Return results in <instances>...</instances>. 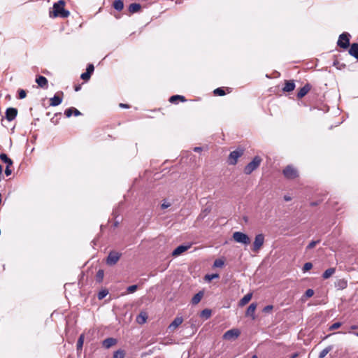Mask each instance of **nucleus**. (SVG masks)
I'll return each instance as SVG.
<instances>
[{"instance_id": "obj_1", "label": "nucleus", "mask_w": 358, "mask_h": 358, "mask_svg": "<svg viewBox=\"0 0 358 358\" xmlns=\"http://www.w3.org/2000/svg\"><path fill=\"white\" fill-rule=\"evenodd\" d=\"M65 1L59 0L53 4L52 11H50V17H60L66 18L69 16L70 12L64 9Z\"/></svg>"}, {"instance_id": "obj_2", "label": "nucleus", "mask_w": 358, "mask_h": 358, "mask_svg": "<svg viewBox=\"0 0 358 358\" xmlns=\"http://www.w3.org/2000/svg\"><path fill=\"white\" fill-rule=\"evenodd\" d=\"M262 162V159L259 156H255L252 160L244 167V173L246 175L251 174L260 166Z\"/></svg>"}, {"instance_id": "obj_3", "label": "nucleus", "mask_w": 358, "mask_h": 358, "mask_svg": "<svg viewBox=\"0 0 358 358\" xmlns=\"http://www.w3.org/2000/svg\"><path fill=\"white\" fill-rule=\"evenodd\" d=\"M265 238L263 234H259L255 236V241L251 248L254 252H258L264 243Z\"/></svg>"}, {"instance_id": "obj_4", "label": "nucleus", "mask_w": 358, "mask_h": 358, "mask_svg": "<svg viewBox=\"0 0 358 358\" xmlns=\"http://www.w3.org/2000/svg\"><path fill=\"white\" fill-rule=\"evenodd\" d=\"M351 36L348 32H343L341 34L337 41V45L341 48L347 49L350 46V38Z\"/></svg>"}, {"instance_id": "obj_5", "label": "nucleus", "mask_w": 358, "mask_h": 358, "mask_svg": "<svg viewBox=\"0 0 358 358\" xmlns=\"http://www.w3.org/2000/svg\"><path fill=\"white\" fill-rule=\"evenodd\" d=\"M234 240L239 243L243 245H248L250 243V237L245 233L241 231H236L233 234Z\"/></svg>"}, {"instance_id": "obj_6", "label": "nucleus", "mask_w": 358, "mask_h": 358, "mask_svg": "<svg viewBox=\"0 0 358 358\" xmlns=\"http://www.w3.org/2000/svg\"><path fill=\"white\" fill-rule=\"evenodd\" d=\"M244 150L243 149H237L230 152L228 158V163L230 165H236L238 159L243 155Z\"/></svg>"}, {"instance_id": "obj_7", "label": "nucleus", "mask_w": 358, "mask_h": 358, "mask_svg": "<svg viewBox=\"0 0 358 358\" xmlns=\"http://www.w3.org/2000/svg\"><path fill=\"white\" fill-rule=\"evenodd\" d=\"M282 173L287 179H294L299 176L297 170L292 165L287 166Z\"/></svg>"}, {"instance_id": "obj_8", "label": "nucleus", "mask_w": 358, "mask_h": 358, "mask_svg": "<svg viewBox=\"0 0 358 358\" xmlns=\"http://www.w3.org/2000/svg\"><path fill=\"white\" fill-rule=\"evenodd\" d=\"M241 334V331L238 329H231L227 331L223 334V339L227 341H233L236 339Z\"/></svg>"}, {"instance_id": "obj_9", "label": "nucleus", "mask_w": 358, "mask_h": 358, "mask_svg": "<svg viewBox=\"0 0 358 358\" xmlns=\"http://www.w3.org/2000/svg\"><path fill=\"white\" fill-rule=\"evenodd\" d=\"M121 257V253L116 251H111L109 252L106 259V264L108 265H115Z\"/></svg>"}, {"instance_id": "obj_10", "label": "nucleus", "mask_w": 358, "mask_h": 358, "mask_svg": "<svg viewBox=\"0 0 358 358\" xmlns=\"http://www.w3.org/2000/svg\"><path fill=\"white\" fill-rule=\"evenodd\" d=\"M64 92L62 91L57 92L55 96L50 99V105L51 106H59L63 100Z\"/></svg>"}, {"instance_id": "obj_11", "label": "nucleus", "mask_w": 358, "mask_h": 358, "mask_svg": "<svg viewBox=\"0 0 358 358\" xmlns=\"http://www.w3.org/2000/svg\"><path fill=\"white\" fill-rule=\"evenodd\" d=\"M17 115V110L15 108H8L6 110V118L8 121L13 120Z\"/></svg>"}, {"instance_id": "obj_12", "label": "nucleus", "mask_w": 358, "mask_h": 358, "mask_svg": "<svg viewBox=\"0 0 358 358\" xmlns=\"http://www.w3.org/2000/svg\"><path fill=\"white\" fill-rule=\"evenodd\" d=\"M311 85L309 83L306 84L302 87L297 93V98L301 99L305 96L308 92L310 90Z\"/></svg>"}, {"instance_id": "obj_13", "label": "nucleus", "mask_w": 358, "mask_h": 358, "mask_svg": "<svg viewBox=\"0 0 358 358\" xmlns=\"http://www.w3.org/2000/svg\"><path fill=\"white\" fill-rule=\"evenodd\" d=\"M183 322V319L182 317H176L173 322L169 324V329L171 331H174L177 327H178Z\"/></svg>"}, {"instance_id": "obj_14", "label": "nucleus", "mask_w": 358, "mask_h": 358, "mask_svg": "<svg viewBox=\"0 0 358 358\" xmlns=\"http://www.w3.org/2000/svg\"><path fill=\"white\" fill-rule=\"evenodd\" d=\"M36 82L38 85V86L42 88L48 87V80L45 77L43 76H37L36 78Z\"/></svg>"}, {"instance_id": "obj_15", "label": "nucleus", "mask_w": 358, "mask_h": 358, "mask_svg": "<svg viewBox=\"0 0 358 358\" xmlns=\"http://www.w3.org/2000/svg\"><path fill=\"white\" fill-rule=\"evenodd\" d=\"M117 343V340L114 338H107L102 342V345L106 348L108 349L113 345H115Z\"/></svg>"}, {"instance_id": "obj_16", "label": "nucleus", "mask_w": 358, "mask_h": 358, "mask_svg": "<svg viewBox=\"0 0 358 358\" xmlns=\"http://www.w3.org/2000/svg\"><path fill=\"white\" fill-rule=\"evenodd\" d=\"M295 88V83L293 80H286L285 86L282 88L283 92H290Z\"/></svg>"}, {"instance_id": "obj_17", "label": "nucleus", "mask_w": 358, "mask_h": 358, "mask_svg": "<svg viewBox=\"0 0 358 358\" xmlns=\"http://www.w3.org/2000/svg\"><path fill=\"white\" fill-rule=\"evenodd\" d=\"M349 54L358 60V43H355L350 45Z\"/></svg>"}, {"instance_id": "obj_18", "label": "nucleus", "mask_w": 358, "mask_h": 358, "mask_svg": "<svg viewBox=\"0 0 358 358\" xmlns=\"http://www.w3.org/2000/svg\"><path fill=\"white\" fill-rule=\"evenodd\" d=\"M256 308H257L256 303H251L247 308V310L245 313L246 315L250 316L252 317V319H255V312Z\"/></svg>"}, {"instance_id": "obj_19", "label": "nucleus", "mask_w": 358, "mask_h": 358, "mask_svg": "<svg viewBox=\"0 0 358 358\" xmlns=\"http://www.w3.org/2000/svg\"><path fill=\"white\" fill-rule=\"evenodd\" d=\"M203 294L204 293L203 291H199L198 293H196L192 299V303L193 305H196L197 303H199L201 301L202 297L203 296Z\"/></svg>"}, {"instance_id": "obj_20", "label": "nucleus", "mask_w": 358, "mask_h": 358, "mask_svg": "<svg viewBox=\"0 0 358 358\" xmlns=\"http://www.w3.org/2000/svg\"><path fill=\"white\" fill-rule=\"evenodd\" d=\"M188 247L185 245H179L173 252L172 255L174 257L181 255L182 252L187 250Z\"/></svg>"}, {"instance_id": "obj_21", "label": "nucleus", "mask_w": 358, "mask_h": 358, "mask_svg": "<svg viewBox=\"0 0 358 358\" xmlns=\"http://www.w3.org/2000/svg\"><path fill=\"white\" fill-rule=\"evenodd\" d=\"M347 281L344 279H340L338 280L336 282H335V287L338 289H343L347 287Z\"/></svg>"}, {"instance_id": "obj_22", "label": "nucleus", "mask_w": 358, "mask_h": 358, "mask_svg": "<svg viewBox=\"0 0 358 358\" xmlns=\"http://www.w3.org/2000/svg\"><path fill=\"white\" fill-rule=\"evenodd\" d=\"M147 318V313L145 312H141L136 317V322L140 324H143L146 322Z\"/></svg>"}, {"instance_id": "obj_23", "label": "nucleus", "mask_w": 358, "mask_h": 358, "mask_svg": "<svg viewBox=\"0 0 358 358\" xmlns=\"http://www.w3.org/2000/svg\"><path fill=\"white\" fill-rule=\"evenodd\" d=\"M0 159L2 162H3L5 164H6V166H10L13 165V161L11 159H10L6 154L1 153L0 155Z\"/></svg>"}, {"instance_id": "obj_24", "label": "nucleus", "mask_w": 358, "mask_h": 358, "mask_svg": "<svg viewBox=\"0 0 358 358\" xmlns=\"http://www.w3.org/2000/svg\"><path fill=\"white\" fill-rule=\"evenodd\" d=\"M141 5L137 3H131L129 6V11L131 13H137L141 10Z\"/></svg>"}, {"instance_id": "obj_25", "label": "nucleus", "mask_w": 358, "mask_h": 358, "mask_svg": "<svg viewBox=\"0 0 358 358\" xmlns=\"http://www.w3.org/2000/svg\"><path fill=\"white\" fill-rule=\"evenodd\" d=\"M252 296V293H248L245 295L239 301V306H243L247 304L251 299Z\"/></svg>"}, {"instance_id": "obj_26", "label": "nucleus", "mask_w": 358, "mask_h": 358, "mask_svg": "<svg viewBox=\"0 0 358 358\" xmlns=\"http://www.w3.org/2000/svg\"><path fill=\"white\" fill-rule=\"evenodd\" d=\"M336 272L335 268H329L327 269L323 273H322V278L324 279H328L330 278L333 274H334Z\"/></svg>"}, {"instance_id": "obj_27", "label": "nucleus", "mask_w": 358, "mask_h": 358, "mask_svg": "<svg viewBox=\"0 0 358 358\" xmlns=\"http://www.w3.org/2000/svg\"><path fill=\"white\" fill-rule=\"evenodd\" d=\"M113 8L117 11H121L124 8L123 1L122 0H115L113 2Z\"/></svg>"}, {"instance_id": "obj_28", "label": "nucleus", "mask_w": 358, "mask_h": 358, "mask_svg": "<svg viewBox=\"0 0 358 358\" xmlns=\"http://www.w3.org/2000/svg\"><path fill=\"white\" fill-rule=\"evenodd\" d=\"M211 313H212V311L210 309L206 308V309H203L200 313V317L205 320H207V319L210 318V317L211 316Z\"/></svg>"}, {"instance_id": "obj_29", "label": "nucleus", "mask_w": 358, "mask_h": 358, "mask_svg": "<svg viewBox=\"0 0 358 358\" xmlns=\"http://www.w3.org/2000/svg\"><path fill=\"white\" fill-rule=\"evenodd\" d=\"M176 100H180L181 101L184 102L185 101V98L181 95H173L171 96L169 99V101L172 103H175Z\"/></svg>"}, {"instance_id": "obj_30", "label": "nucleus", "mask_w": 358, "mask_h": 358, "mask_svg": "<svg viewBox=\"0 0 358 358\" xmlns=\"http://www.w3.org/2000/svg\"><path fill=\"white\" fill-rule=\"evenodd\" d=\"M125 352L124 350L119 349L117 351L114 352L113 358H124Z\"/></svg>"}, {"instance_id": "obj_31", "label": "nucleus", "mask_w": 358, "mask_h": 358, "mask_svg": "<svg viewBox=\"0 0 358 358\" xmlns=\"http://www.w3.org/2000/svg\"><path fill=\"white\" fill-rule=\"evenodd\" d=\"M332 350V346L329 345L323 349L319 354V358H324Z\"/></svg>"}, {"instance_id": "obj_32", "label": "nucleus", "mask_w": 358, "mask_h": 358, "mask_svg": "<svg viewBox=\"0 0 358 358\" xmlns=\"http://www.w3.org/2000/svg\"><path fill=\"white\" fill-rule=\"evenodd\" d=\"M333 66H335L336 69H339V70H341L344 68H345V64H343V63H341L339 61H338L337 59H335L333 62Z\"/></svg>"}, {"instance_id": "obj_33", "label": "nucleus", "mask_w": 358, "mask_h": 358, "mask_svg": "<svg viewBox=\"0 0 358 358\" xmlns=\"http://www.w3.org/2000/svg\"><path fill=\"white\" fill-rule=\"evenodd\" d=\"M224 262L223 259H216L215 261H214V263H213V266L214 267H217V268H221L224 266Z\"/></svg>"}, {"instance_id": "obj_34", "label": "nucleus", "mask_w": 358, "mask_h": 358, "mask_svg": "<svg viewBox=\"0 0 358 358\" xmlns=\"http://www.w3.org/2000/svg\"><path fill=\"white\" fill-rule=\"evenodd\" d=\"M83 342H84V336L82 334L80 336V337L78 338V340L77 341V350H81L82 348H83Z\"/></svg>"}, {"instance_id": "obj_35", "label": "nucleus", "mask_w": 358, "mask_h": 358, "mask_svg": "<svg viewBox=\"0 0 358 358\" xmlns=\"http://www.w3.org/2000/svg\"><path fill=\"white\" fill-rule=\"evenodd\" d=\"M108 294V290L106 289H102L101 290L100 292H99L98 294H97V297L99 300H101L103 299V298H105L107 294Z\"/></svg>"}, {"instance_id": "obj_36", "label": "nucleus", "mask_w": 358, "mask_h": 358, "mask_svg": "<svg viewBox=\"0 0 358 358\" xmlns=\"http://www.w3.org/2000/svg\"><path fill=\"white\" fill-rule=\"evenodd\" d=\"M213 93L215 95H217V96H224L225 94V92H224V89L222 87H218V88L215 89L213 91Z\"/></svg>"}, {"instance_id": "obj_37", "label": "nucleus", "mask_w": 358, "mask_h": 358, "mask_svg": "<svg viewBox=\"0 0 358 358\" xmlns=\"http://www.w3.org/2000/svg\"><path fill=\"white\" fill-rule=\"evenodd\" d=\"M313 268V264L311 262H306L304 264L303 266V272H306L310 270Z\"/></svg>"}, {"instance_id": "obj_38", "label": "nucleus", "mask_w": 358, "mask_h": 358, "mask_svg": "<svg viewBox=\"0 0 358 358\" xmlns=\"http://www.w3.org/2000/svg\"><path fill=\"white\" fill-rule=\"evenodd\" d=\"M103 270H99L96 275V278L98 282L102 281L103 278Z\"/></svg>"}, {"instance_id": "obj_39", "label": "nucleus", "mask_w": 358, "mask_h": 358, "mask_svg": "<svg viewBox=\"0 0 358 358\" xmlns=\"http://www.w3.org/2000/svg\"><path fill=\"white\" fill-rule=\"evenodd\" d=\"M342 325V323L340 322H335L333 324H331L329 327V331H333V330H335V329H338L339 327H341Z\"/></svg>"}, {"instance_id": "obj_40", "label": "nucleus", "mask_w": 358, "mask_h": 358, "mask_svg": "<svg viewBox=\"0 0 358 358\" xmlns=\"http://www.w3.org/2000/svg\"><path fill=\"white\" fill-rule=\"evenodd\" d=\"M314 294V290L312 289H308L304 295L303 296V297H306V298H310L311 296H313Z\"/></svg>"}, {"instance_id": "obj_41", "label": "nucleus", "mask_w": 358, "mask_h": 358, "mask_svg": "<svg viewBox=\"0 0 358 358\" xmlns=\"http://www.w3.org/2000/svg\"><path fill=\"white\" fill-rule=\"evenodd\" d=\"M320 243V241H312L306 247V250H310L315 247V245Z\"/></svg>"}, {"instance_id": "obj_42", "label": "nucleus", "mask_w": 358, "mask_h": 358, "mask_svg": "<svg viewBox=\"0 0 358 358\" xmlns=\"http://www.w3.org/2000/svg\"><path fill=\"white\" fill-rule=\"evenodd\" d=\"M27 96V92L24 90H18V98L20 99H24Z\"/></svg>"}, {"instance_id": "obj_43", "label": "nucleus", "mask_w": 358, "mask_h": 358, "mask_svg": "<svg viewBox=\"0 0 358 358\" xmlns=\"http://www.w3.org/2000/svg\"><path fill=\"white\" fill-rule=\"evenodd\" d=\"M94 70V66L92 64H89L86 69V72L90 73V75L92 74Z\"/></svg>"}, {"instance_id": "obj_44", "label": "nucleus", "mask_w": 358, "mask_h": 358, "mask_svg": "<svg viewBox=\"0 0 358 358\" xmlns=\"http://www.w3.org/2000/svg\"><path fill=\"white\" fill-rule=\"evenodd\" d=\"M72 114H73V108L71 107L66 109L64 111V115H66V117H70L72 115Z\"/></svg>"}, {"instance_id": "obj_45", "label": "nucleus", "mask_w": 358, "mask_h": 358, "mask_svg": "<svg viewBox=\"0 0 358 358\" xmlns=\"http://www.w3.org/2000/svg\"><path fill=\"white\" fill-rule=\"evenodd\" d=\"M90 77H91V75L87 72L83 73L80 76V78L83 80H90Z\"/></svg>"}, {"instance_id": "obj_46", "label": "nucleus", "mask_w": 358, "mask_h": 358, "mask_svg": "<svg viewBox=\"0 0 358 358\" xmlns=\"http://www.w3.org/2000/svg\"><path fill=\"white\" fill-rule=\"evenodd\" d=\"M138 288V286L136 285H131L127 287V292L129 293L134 292Z\"/></svg>"}, {"instance_id": "obj_47", "label": "nucleus", "mask_w": 358, "mask_h": 358, "mask_svg": "<svg viewBox=\"0 0 358 358\" xmlns=\"http://www.w3.org/2000/svg\"><path fill=\"white\" fill-rule=\"evenodd\" d=\"M219 277V275L218 274H211V275H206L205 276V278L206 280H211L214 278H217Z\"/></svg>"}, {"instance_id": "obj_48", "label": "nucleus", "mask_w": 358, "mask_h": 358, "mask_svg": "<svg viewBox=\"0 0 358 358\" xmlns=\"http://www.w3.org/2000/svg\"><path fill=\"white\" fill-rule=\"evenodd\" d=\"M273 306L272 305H268L265 306L263 309V312L268 313L273 309Z\"/></svg>"}, {"instance_id": "obj_49", "label": "nucleus", "mask_w": 358, "mask_h": 358, "mask_svg": "<svg viewBox=\"0 0 358 358\" xmlns=\"http://www.w3.org/2000/svg\"><path fill=\"white\" fill-rule=\"evenodd\" d=\"M73 108V114L75 115V116H79L81 115V113L76 108H73V107H71Z\"/></svg>"}, {"instance_id": "obj_50", "label": "nucleus", "mask_w": 358, "mask_h": 358, "mask_svg": "<svg viewBox=\"0 0 358 358\" xmlns=\"http://www.w3.org/2000/svg\"><path fill=\"white\" fill-rule=\"evenodd\" d=\"M12 173V171L10 169V166H6L5 169V174L8 176Z\"/></svg>"}, {"instance_id": "obj_51", "label": "nucleus", "mask_w": 358, "mask_h": 358, "mask_svg": "<svg viewBox=\"0 0 358 358\" xmlns=\"http://www.w3.org/2000/svg\"><path fill=\"white\" fill-rule=\"evenodd\" d=\"M171 206L169 203H163L161 206L162 209H166L169 208Z\"/></svg>"}, {"instance_id": "obj_52", "label": "nucleus", "mask_w": 358, "mask_h": 358, "mask_svg": "<svg viewBox=\"0 0 358 358\" xmlns=\"http://www.w3.org/2000/svg\"><path fill=\"white\" fill-rule=\"evenodd\" d=\"M120 107L123 108H129L130 106L126 103H120Z\"/></svg>"}, {"instance_id": "obj_53", "label": "nucleus", "mask_w": 358, "mask_h": 358, "mask_svg": "<svg viewBox=\"0 0 358 358\" xmlns=\"http://www.w3.org/2000/svg\"><path fill=\"white\" fill-rule=\"evenodd\" d=\"M2 171H3V166L0 164V181L2 180Z\"/></svg>"}, {"instance_id": "obj_54", "label": "nucleus", "mask_w": 358, "mask_h": 358, "mask_svg": "<svg viewBox=\"0 0 358 358\" xmlns=\"http://www.w3.org/2000/svg\"><path fill=\"white\" fill-rule=\"evenodd\" d=\"M202 148L201 147H195L194 148V152H200L201 151Z\"/></svg>"}, {"instance_id": "obj_55", "label": "nucleus", "mask_w": 358, "mask_h": 358, "mask_svg": "<svg viewBox=\"0 0 358 358\" xmlns=\"http://www.w3.org/2000/svg\"><path fill=\"white\" fill-rule=\"evenodd\" d=\"M357 328H358V326H357V325H352V326L350 327V329H357Z\"/></svg>"}, {"instance_id": "obj_56", "label": "nucleus", "mask_w": 358, "mask_h": 358, "mask_svg": "<svg viewBox=\"0 0 358 358\" xmlns=\"http://www.w3.org/2000/svg\"><path fill=\"white\" fill-rule=\"evenodd\" d=\"M80 86H76V87H75V91H76V92H77V91L80 90Z\"/></svg>"}, {"instance_id": "obj_57", "label": "nucleus", "mask_w": 358, "mask_h": 358, "mask_svg": "<svg viewBox=\"0 0 358 358\" xmlns=\"http://www.w3.org/2000/svg\"><path fill=\"white\" fill-rule=\"evenodd\" d=\"M290 199H291L290 197L287 196H285V201H289Z\"/></svg>"}, {"instance_id": "obj_58", "label": "nucleus", "mask_w": 358, "mask_h": 358, "mask_svg": "<svg viewBox=\"0 0 358 358\" xmlns=\"http://www.w3.org/2000/svg\"><path fill=\"white\" fill-rule=\"evenodd\" d=\"M208 212H209V210L208 209H205L204 211H203V213H207Z\"/></svg>"}, {"instance_id": "obj_59", "label": "nucleus", "mask_w": 358, "mask_h": 358, "mask_svg": "<svg viewBox=\"0 0 358 358\" xmlns=\"http://www.w3.org/2000/svg\"><path fill=\"white\" fill-rule=\"evenodd\" d=\"M311 205L312 206H315V205H317V203H312Z\"/></svg>"}, {"instance_id": "obj_60", "label": "nucleus", "mask_w": 358, "mask_h": 358, "mask_svg": "<svg viewBox=\"0 0 358 358\" xmlns=\"http://www.w3.org/2000/svg\"><path fill=\"white\" fill-rule=\"evenodd\" d=\"M252 358H257V355H253Z\"/></svg>"}, {"instance_id": "obj_61", "label": "nucleus", "mask_w": 358, "mask_h": 358, "mask_svg": "<svg viewBox=\"0 0 358 358\" xmlns=\"http://www.w3.org/2000/svg\"><path fill=\"white\" fill-rule=\"evenodd\" d=\"M355 335H356L357 336H358V332H355L354 333Z\"/></svg>"}]
</instances>
